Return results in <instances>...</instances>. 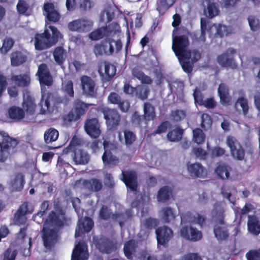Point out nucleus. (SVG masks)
<instances>
[{
    "instance_id": "obj_1",
    "label": "nucleus",
    "mask_w": 260,
    "mask_h": 260,
    "mask_svg": "<svg viewBox=\"0 0 260 260\" xmlns=\"http://www.w3.org/2000/svg\"><path fill=\"white\" fill-rule=\"evenodd\" d=\"M61 90L66 95L60 96L56 92H42L41 99L39 104L40 113H52L57 110L61 104L67 105L70 98L74 96V84L72 80L66 81L62 83Z\"/></svg>"
},
{
    "instance_id": "obj_2",
    "label": "nucleus",
    "mask_w": 260,
    "mask_h": 260,
    "mask_svg": "<svg viewBox=\"0 0 260 260\" xmlns=\"http://www.w3.org/2000/svg\"><path fill=\"white\" fill-rule=\"evenodd\" d=\"M66 225L62 219L57 218L54 213L51 214L49 218L46 219L42 231V239L45 247L50 248L54 246Z\"/></svg>"
},
{
    "instance_id": "obj_3",
    "label": "nucleus",
    "mask_w": 260,
    "mask_h": 260,
    "mask_svg": "<svg viewBox=\"0 0 260 260\" xmlns=\"http://www.w3.org/2000/svg\"><path fill=\"white\" fill-rule=\"evenodd\" d=\"M61 35L58 29L50 25L42 33H36L34 38L35 48L42 51L47 49L56 45Z\"/></svg>"
},
{
    "instance_id": "obj_4",
    "label": "nucleus",
    "mask_w": 260,
    "mask_h": 260,
    "mask_svg": "<svg viewBox=\"0 0 260 260\" xmlns=\"http://www.w3.org/2000/svg\"><path fill=\"white\" fill-rule=\"evenodd\" d=\"M70 153L76 165H85L89 161L90 155L82 148L81 141L76 136L73 137L69 145L63 150L64 154Z\"/></svg>"
},
{
    "instance_id": "obj_5",
    "label": "nucleus",
    "mask_w": 260,
    "mask_h": 260,
    "mask_svg": "<svg viewBox=\"0 0 260 260\" xmlns=\"http://www.w3.org/2000/svg\"><path fill=\"white\" fill-rule=\"evenodd\" d=\"M189 45V41L186 35L173 37L172 49L179 60L189 59L191 57V52L187 50Z\"/></svg>"
},
{
    "instance_id": "obj_6",
    "label": "nucleus",
    "mask_w": 260,
    "mask_h": 260,
    "mask_svg": "<svg viewBox=\"0 0 260 260\" xmlns=\"http://www.w3.org/2000/svg\"><path fill=\"white\" fill-rule=\"evenodd\" d=\"M93 105L86 103L79 99H76L74 101L72 110L64 116V122H71L78 120L86 114L89 107Z\"/></svg>"
},
{
    "instance_id": "obj_7",
    "label": "nucleus",
    "mask_w": 260,
    "mask_h": 260,
    "mask_svg": "<svg viewBox=\"0 0 260 260\" xmlns=\"http://www.w3.org/2000/svg\"><path fill=\"white\" fill-rule=\"evenodd\" d=\"M104 152L102 158L105 166H115L119 162L118 158L115 155L118 148L116 144L108 141L103 142Z\"/></svg>"
},
{
    "instance_id": "obj_8",
    "label": "nucleus",
    "mask_w": 260,
    "mask_h": 260,
    "mask_svg": "<svg viewBox=\"0 0 260 260\" xmlns=\"http://www.w3.org/2000/svg\"><path fill=\"white\" fill-rule=\"evenodd\" d=\"M101 112L103 114L106 123L111 131L117 129L121 120V115L115 109H110L107 107L101 108Z\"/></svg>"
},
{
    "instance_id": "obj_9",
    "label": "nucleus",
    "mask_w": 260,
    "mask_h": 260,
    "mask_svg": "<svg viewBox=\"0 0 260 260\" xmlns=\"http://www.w3.org/2000/svg\"><path fill=\"white\" fill-rule=\"evenodd\" d=\"M114 39L111 38H106L100 43L96 44L93 47V51L96 56H101L103 55H110L114 53L113 43Z\"/></svg>"
},
{
    "instance_id": "obj_10",
    "label": "nucleus",
    "mask_w": 260,
    "mask_h": 260,
    "mask_svg": "<svg viewBox=\"0 0 260 260\" xmlns=\"http://www.w3.org/2000/svg\"><path fill=\"white\" fill-rule=\"evenodd\" d=\"M236 52V51L234 48H228L225 52L217 56L218 63L222 67L230 68L232 69H237L238 66L233 56Z\"/></svg>"
},
{
    "instance_id": "obj_11",
    "label": "nucleus",
    "mask_w": 260,
    "mask_h": 260,
    "mask_svg": "<svg viewBox=\"0 0 260 260\" xmlns=\"http://www.w3.org/2000/svg\"><path fill=\"white\" fill-rule=\"evenodd\" d=\"M155 234L158 245L167 247L169 241L174 236L172 230L166 225L158 227L155 230Z\"/></svg>"
},
{
    "instance_id": "obj_12",
    "label": "nucleus",
    "mask_w": 260,
    "mask_h": 260,
    "mask_svg": "<svg viewBox=\"0 0 260 260\" xmlns=\"http://www.w3.org/2000/svg\"><path fill=\"white\" fill-rule=\"evenodd\" d=\"M226 144L230 147L231 155L234 158L239 160H242L244 158L245 150L235 137L228 136Z\"/></svg>"
},
{
    "instance_id": "obj_13",
    "label": "nucleus",
    "mask_w": 260,
    "mask_h": 260,
    "mask_svg": "<svg viewBox=\"0 0 260 260\" xmlns=\"http://www.w3.org/2000/svg\"><path fill=\"white\" fill-rule=\"evenodd\" d=\"M93 22L92 21L81 18L70 22L68 24V27L72 31L83 32L90 31Z\"/></svg>"
},
{
    "instance_id": "obj_14",
    "label": "nucleus",
    "mask_w": 260,
    "mask_h": 260,
    "mask_svg": "<svg viewBox=\"0 0 260 260\" xmlns=\"http://www.w3.org/2000/svg\"><path fill=\"white\" fill-rule=\"evenodd\" d=\"M84 127L87 134L92 138H98L101 134V125L97 118H87Z\"/></svg>"
},
{
    "instance_id": "obj_15",
    "label": "nucleus",
    "mask_w": 260,
    "mask_h": 260,
    "mask_svg": "<svg viewBox=\"0 0 260 260\" xmlns=\"http://www.w3.org/2000/svg\"><path fill=\"white\" fill-rule=\"evenodd\" d=\"M180 235L183 238L193 242L198 241L203 237L201 231L188 225H184L180 229Z\"/></svg>"
},
{
    "instance_id": "obj_16",
    "label": "nucleus",
    "mask_w": 260,
    "mask_h": 260,
    "mask_svg": "<svg viewBox=\"0 0 260 260\" xmlns=\"http://www.w3.org/2000/svg\"><path fill=\"white\" fill-rule=\"evenodd\" d=\"M36 75L41 85L50 86L53 84V78L46 64L42 63L39 66Z\"/></svg>"
},
{
    "instance_id": "obj_17",
    "label": "nucleus",
    "mask_w": 260,
    "mask_h": 260,
    "mask_svg": "<svg viewBox=\"0 0 260 260\" xmlns=\"http://www.w3.org/2000/svg\"><path fill=\"white\" fill-rule=\"evenodd\" d=\"M116 67L107 60H102L99 62L98 72L101 76H104L106 80H111L116 74Z\"/></svg>"
},
{
    "instance_id": "obj_18",
    "label": "nucleus",
    "mask_w": 260,
    "mask_h": 260,
    "mask_svg": "<svg viewBox=\"0 0 260 260\" xmlns=\"http://www.w3.org/2000/svg\"><path fill=\"white\" fill-rule=\"evenodd\" d=\"M122 175V180L126 186L132 191H136L138 188L137 173L134 171H123Z\"/></svg>"
},
{
    "instance_id": "obj_19",
    "label": "nucleus",
    "mask_w": 260,
    "mask_h": 260,
    "mask_svg": "<svg viewBox=\"0 0 260 260\" xmlns=\"http://www.w3.org/2000/svg\"><path fill=\"white\" fill-rule=\"evenodd\" d=\"M43 14L50 22H57L60 18V15L55 9L54 5L52 3H45L43 8Z\"/></svg>"
},
{
    "instance_id": "obj_20",
    "label": "nucleus",
    "mask_w": 260,
    "mask_h": 260,
    "mask_svg": "<svg viewBox=\"0 0 260 260\" xmlns=\"http://www.w3.org/2000/svg\"><path fill=\"white\" fill-rule=\"evenodd\" d=\"M31 213L32 211L29 210L28 203L27 202H23L19 206L14 215L13 221L14 223L18 225L24 224L26 219L25 215Z\"/></svg>"
},
{
    "instance_id": "obj_21",
    "label": "nucleus",
    "mask_w": 260,
    "mask_h": 260,
    "mask_svg": "<svg viewBox=\"0 0 260 260\" xmlns=\"http://www.w3.org/2000/svg\"><path fill=\"white\" fill-rule=\"evenodd\" d=\"M81 83L83 93L90 96L96 94L95 83L91 77L83 75L81 78Z\"/></svg>"
},
{
    "instance_id": "obj_22",
    "label": "nucleus",
    "mask_w": 260,
    "mask_h": 260,
    "mask_svg": "<svg viewBox=\"0 0 260 260\" xmlns=\"http://www.w3.org/2000/svg\"><path fill=\"white\" fill-rule=\"evenodd\" d=\"M96 246L103 253L110 254L117 249L115 243L107 238H100L96 243Z\"/></svg>"
},
{
    "instance_id": "obj_23",
    "label": "nucleus",
    "mask_w": 260,
    "mask_h": 260,
    "mask_svg": "<svg viewBox=\"0 0 260 260\" xmlns=\"http://www.w3.org/2000/svg\"><path fill=\"white\" fill-rule=\"evenodd\" d=\"M19 141L10 137L8 134L4 132H0V148L2 151H8L11 148H15Z\"/></svg>"
},
{
    "instance_id": "obj_24",
    "label": "nucleus",
    "mask_w": 260,
    "mask_h": 260,
    "mask_svg": "<svg viewBox=\"0 0 260 260\" xmlns=\"http://www.w3.org/2000/svg\"><path fill=\"white\" fill-rule=\"evenodd\" d=\"M211 219L215 224L221 225L225 224L224 221V210L223 207L219 204L214 205L211 211Z\"/></svg>"
},
{
    "instance_id": "obj_25",
    "label": "nucleus",
    "mask_w": 260,
    "mask_h": 260,
    "mask_svg": "<svg viewBox=\"0 0 260 260\" xmlns=\"http://www.w3.org/2000/svg\"><path fill=\"white\" fill-rule=\"evenodd\" d=\"M82 186L84 189L89 192H98L102 190L103 185L101 179L93 178L90 179L83 180Z\"/></svg>"
},
{
    "instance_id": "obj_26",
    "label": "nucleus",
    "mask_w": 260,
    "mask_h": 260,
    "mask_svg": "<svg viewBox=\"0 0 260 260\" xmlns=\"http://www.w3.org/2000/svg\"><path fill=\"white\" fill-rule=\"evenodd\" d=\"M93 221L88 217H85L83 220H79L78 229H76L75 237H78L81 234L89 232L93 227Z\"/></svg>"
},
{
    "instance_id": "obj_27",
    "label": "nucleus",
    "mask_w": 260,
    "mask_h": 260,
    "mask_svg": "<svg viewBox=\"0 0 260 260\" xmlns=\"http://www.w3.org/2000/svg\"><path fill=\"white\" fill-rule=\"evenodd\" d=\"M138 242L134 239L126 241L124 245L123 252L125 256L128 259L132 260L136 256Z\"/></svg>"
},
{
    "instance_id": "obj_28",
    "label": "nucleus",
    "mask_w": 260,
    "mask_h": 260,
    "mask_svg": "<svg viewBox=\"0 0 260 260\" xmlns=\"http://www.w3.org/2000/svg\"><path fill=\"white\" fill-rule=\"evenodd\" d=\"M218 94L220 98V102L222 105H230L232 97L230 94L229 87L225 83H220L218 88Z\"/></svg>"
},
{
    "instance_id": "obj_29",
    "label": "nucleus",
    "mask_w": 260,
    "mask_h": 260,
    "mask_svg": "<svg viewBox=\"0 0 260 260\" xmlns=\"http://www.w3.org/2000/svg\"><path fill=\"white\" fill-rule=\"evenodd\" d=\"M187 171L190 176L195 178H202L206 175L204 167L200 163L195 162L187 165Z\"/></svg>"
},
{
    "instance_id": "obj_30",
    "label": "nucleus",
    "mask_w": 260,
    "mask_h": 260,
    "mask_svg": "<svg viewBox=\"0 0 260 260\" xmlns=\"http://www.w3.org/2000/svg\"><path fill=\"white\" fill-rule=\"evenodd\" d=\"M213 232L215 237L219 241L226 240L229 238V231L225 224L223 225L215 224L213 228Z\"/></svg>"
},
{
    "instance_id": "obj_31",
    "label": "nucleus",
    "mask_w": 260,
    "mask_h": 260,
    "mask_svg": "<svg viewBox=\"0 0 260 260\" xmlns=\"http://www.w3.org/2000/svg\"><path fill=\"white\" fill-rule=\"evenodd\" d=\"M247 228L248 232L253 235L257 236L260 234V222L255 216H248Z\"/></svg>"
},
{
    "instance_id": "obj_32",
    "label": "nucleus",
    "mask_w": 260,
    "mask_h": 260,
    "mask_svg": "<svg viewBox=\"0 0 260 260\" xmlns=\"http://www.w3.org/2000/svg\"><path fill=\"white\" fill-rule=\"evenodd\" d=\"M11 63L13 67H18L23 64L27 59L25 53L16 51L11 54Z\"/></svg>"
},
{
    "instance_id": "obj_33",
    "label": "nucleus",
    "mask_w": 260,
    "mask_h": 260,
    "mask_svg": "<svg viewBox=\"0 0 260 260\" xmlns=\"http://www.w3.org/2000/svg\"><path fill=\"white\" fill-rule=\"evenodd\" d=\"M55 62L60 67H63L66 59L67 51L62 46L55 47L52 52Z\"/></svg>"
},
{
    "instance_id": "obj_34",
    "label": "nucleus",
    "mask_w": 260,
    "mask_h": 260,
    "mask_svg": "<svg viewBox=\"0 0 260 260\" xmlns=\"http://www.w3.org/2000/svg\"><path fill=\"white\" fill-rule=\"evenodd\" d=\"M11 79L19 87H27L30 83V78L27 74L13 75Z\"/></svg>"
},
{
    "instance_id": "obj_35",
    "label": "nucleus",
    "mask_w": 260,
    "mask_h": 260,
    "mask_svg": "<svg viewBox=\"0 0 260 260\" xmlns=\"http://www.w3.org/2000/svg\"><path fill=\"white\" fill-rule=\"evenodd\" d=\"M22 107L26 114L30 115H34L37 108L34 98L30 95H27L23 100Z\"/></svg>"
},
{
    "instance_id": "obj_36",
    "label": "nucleus",
    "mask_w": 260,
    "mask_h": 260,
    "mask_svg": "<svg viewBox=\"0 0 260 260\" xmlns=\"http://www.w3.org/2000/svg\"><path fill=\"white\" fill-rule=\"evenodd\" d=\"M160 213V218L164 223H170L175 220L176 213L173 208L169 207H164Z\"/></svg>"
},
{
    "instance_id": "obj_37",
    "label": "nucleus",
    "mask_w": 260,
    "mask_h": 260,
    "mask_svg": "<svg viewBox=\"0 0 260 260\" xmlns=\"http://www.w3.org/2000/svg\"><path fill=\"white\" fill-rule=\"evenodd\" d=\"M132 214L130 210H126L123 212H117L113 213L112 215V219L114 221L118 222L121 228H122L126 221L132 218Z\"/></svg>"
},
{
    "instance_id": "obj_38",
    "label": "nucleus",
    "mask_w": 260,
    "mask_h": 260,
    "mask_svg": "<svg viewBox=\"0 0 260 260\" xmlns=\"http://www.w3.org/2000/svg\"><path fill=\"white\" fill-rule=\"evenodd\" d=\"M9 117L14 121H20L25 116V112L22 108L13 106L8 111Z\"/></svg>"
},
{
    "instance_id": "obj_39",
    "label": "nucleus",
    "mask_w": 260,
    "mask_h": 260,
    "mask_svg": "<svg viewBox=\"0 0 260 260\" xmlns=\"http://www.w3.org/2000/svg\"><path fill=\"white\" fill-rule=\"evenodd\" d=\"M143 118L147 121L153 120L156 117L155 107L149 102H145L143 105Z\"/></svg>"
},
{
    "instance_id": "obj_40",
    "label": "nucleus",
    "mask_w": 260,
    "mask_h": 260,
    "mask_svg": "<svg viewBox=\"0 0 260 260\" xmlns=\"http://www.w3.org/2000/svg\"><path fill=\"white\" fill-rule=\"evenodd\" d=\"M232 170L230 166L225 164H219L215 169L216 175L221 179H228L230 178V172Z\"/></svg>"
},
{
    "instance_id": "obj_41",
    "label": "nucleus",
    "mask_w": 260,
    "mask_h": 260,
    "mask_svg": "<svg viewBox=\"0 0 260 260\" xmlns=\"http://www.w3.org/2000/svg\"><path fill=\"white\" fill-rule=\"evenodd\" d=\"M132 74L134 77L140 80L142 84H151L153 82L152 79L145 75L139 68H134L132 71Z\"/></svg>"
},
{
    "instance_id": "obj_42",
    "label": "nucleus",
    "mask_w": 260,
    "mask_h": 260,
    "mask_svg": "<svg viewBox=\"0 0 260 260\" xmlns=\"http://www.w3.org/2000/svg\"><path fill=\"white\" fill-rule=\"evenodd\" d=\"M183 134V130L180 127L177 126L168 133L167 137L170 142H176L181 140Z\"/></svg>"
},
{
    "instance_id": "obj_43",
    "label": "nucleus",
    "mask_w": 260,
    "mask_h": 260,
    "mask_svg": "<svg viewBox=\"0 0 260 260\" xmlns=\"http://www.w3.org/2000/svg\"><path fill=\"white\" fill-rule=\"evenodd\" d=\"M87 258L83 246L80 244L76 245L73 251L71 260H86Z\"/></svg>"
},
{
    "instance_id": "obj_44",
    "label": "nucleus",
    "mask_w": 260,
    "mask_h": 260,
    "mask_svg": "<svg viewBox=\"0 0 260 260\" xmlns=\"http://www.w3.org/2000/svg\"><path fill=\"white\" fill-rule=\"evenodd\" d=\"M24 184V176L21 173H18L12 181L11 186L16 190L20 191L23 188Z\"/></svg>"
},
{
    "instance_id": "obj_45",
    "label": "nucleus",
    "mask_w": 260,
    "mask_h": 260,
    "mask_svg": "<svg viewBox=\"0 0 260 260\" xmlns=\"http://www.w3.org/2000/svg\"><path fill=\"white\" fill-rule=\"evenodd\" d=\"M54 209L55 211H52L49 213L47 218H49L50 215L54 213L57 218L62 219L63 223L67 224V217L66 215V212L59 202L54 204Z\"/></svg>"
},
{
    "instance_id": "obj_46",
    "label": "nucleus",
    "mask_w": 260,
    "mask_h": 260,
    "mask_svg": "<svg viewBox=\"0 0 260 260\" xmlns=\"http://www.w3.org/2000/svg\"><path fill=\"white\" fill-rule=\"evenodd\" d=\"M175 0H158L156 10L159 14H164L173 4Z\"/></svg>"
},
{
    "instance_id": "obj_47",
    "label": "nucleus",
    "mask_w": 260,
    "mask_h": 260,
    "mask_svg": "<svg viewBox=\"0 0 260 260\" xmlns=\"http://www.w3.org/2000/svg\"><path fill=\"white\" fill-rule=\"evenodd\" d=\"M172 195V190L167 186L161 187L158 191L157 199L158 201L162 202H165L170 199Z\"/></svg>"
},
{
    "instance_id": "obj_48",
    "label": "nucleus",
    "mask_w": 260,
    "mask_h": 260,
    "mask_svg": "<svg viewBox=\"0 0 260 260\" xmlns=\"http://www.w3.org/2000/svg\"><path fill=\"white\" fill-rule=\"evenodd\" d=\"M59 136L58 132L54 128H50L44 133V141L46 143L48 144L55 141Z\"/></svg>"
},
{
    "instance_id": "obj_49",
    "label": "nucleus",
    "mask_w": 260,
    "mask_h": 260,
    "mask_svg": "<svg viewBox=\"0 0 260 260\" xmlns=\"http://www.w3.org/2000/svg\"><path fill=\"white\" fill-rule=\"evenodd\" d=\"M159 223V221L158 219L150 217L143 221L142 225L147 230H151L157 227Z\"/></svg>"
},
{
    "instance_id": "obj_50",
    "label": "nucleus",
    "mask_w": 260,
    "mask_h": 260,
    "mask_svg": "<svg viewBox=\"0 0 260 260\" xmlns=\"http://www.w3.org/2000/svg\"><path fill=\"white\" fill-rule=\"evenodd\" d=\"M206 139V136L203 131L200 128H196L193 130V140L198 144H203Z\"/></svg>"
},
{
    "instance_id": "obj_51",
    "label": "nucleus",
    "mask_w": 260,
    "mask_h": 260,
    "mask_svg": "<svg viewBox=\"0 0 260 260\" xmlns=\"http://www.w3.org/2000/svg\"><path fill=\"white\" fill-rule=\"evenodd\" d=\"M207 10L208 15V16L210 18H212L217 16L220 13L218 5L215 3L209 2L208 4Z\"/></svg>"
},
{
    "instance_id": "obj_52",
    "label": "nucleus",
    "mask_w": 260,
    "mask_h": 260,
    "mask_svg": "<svg viewBox=\"0 0 260 260\" xmlns=\"http://www.w3.org/2000/svg\"><path fill=\"white\" fill-rule=\"evenodd\" d=\"M106 31V37L115 35L120 30V26L117 23L112 22L108 26L104 27Z\"/></svg>"
},
{
    "instance_id": "obj_53",
    "label": "nucleus",
    "mask_w": 260,
    "mask_h": 260,
    "mask_svg": "<svg viewBox=\"0 0 260 260\" xmlns=\"http://www.w3.org/2000/svg\"><path fill=\"white\" fill-rule=\"evenodd\" d=\"M213 120L211 117L207 113H203L201 116V127L205 130L210 128L212 124Z\"/></svg>"
},
{
    "instance_id": "obj_54",
    "label": "nucleus",
    "mask_w": 260,
    "mask_h": 260,
    "mask_svg": "<svg viewBox=\"0 0 260 260\" xmlns=\"http://www.w3.org/2000/svg\"><path fill=\"white\" fill-rule=\"evenodd\" d=\"M237 104H239L242 108L243 114L244 116L247 115L249 111L247 99L243 96L239 97L235 103V106H236Z\"/></svg>"
},
{
    "instance_id": "obj_55",
    "label": "nucleus",
    "mask_w": 260,
    "mask_h": 260,
    "mask_svg": "<svg viewBox=\"0 0 260 260\" xmlns=\"http://www.w3.org/2000/svg\"><path fill=\"white\" fill-rule=\"evenodd\" d=\"M171 126L170 122L167 120L162 121L157 128L153 132V135L161 134L167 132L168 129Z\"/></svg>"
},
{
    "instance_id": "obj_56",
    "label": "nucleus",
    "mask_w": 260,
    "mask_h": 260,
    "mask_svg": "<svg viewBox=\"0 0 260 260\" xmlns=\"http://www.w3.org/2000/svg\"><path fill=\"white\" fill-rule=\"evenodd\" d=\"M106 36L104 27L98 28L89 34V38L92 40H98Z\"/></svg>"
},
{
    "instance_id": "obj_57",
    "label": "nucleus",
    "mask_w": 260,
    "mask_h": 260,
    "mask_svg": "<svg viewBox=\"0 0 260 260\" xmlns=\"http://www.w3.org/2000/svg\"><path fill=\"white\" fill-rule=\"evenodd\" d=\"M247 260H260V247L250 249L245 254Z\"/></svg>"
},
{
    "instance_id": "obj_58",
    "label": "nucleus",
    "mask_w": 260,
    "mask_h": 260,
    "mask_svg": "<svg viewBox=\"0 0 260 260\" xmlns=\"http://www.w3.org/2000/svg\"><path fill=\"white\" fill-rule=\"evenodd\" d=\"M113 214L107 206L103 205L99 212V217L102 219L107 220L110 218H112Z\"/></svg>"
},
{
    "instance_id": "obj_59",
    "label": "nucleus",
    "mask_w": 260,
    "mask_h": 260,
    "mask_svg": "<svg viewBox=\"0 0 260 260\" xmlns=\"http://www.w3.org/2000/svg\"><path fill=\"white\" fill-rule=\"evenodd\" d=\"M195 213L196 212H187L182 213L181 215V223H194L195 221Z\"/></svg>"
},
{
    "instance_id": "obj_60",
    "label": "nucleus",
    "mask_w": 260,
    "mask_h": 260,
    "mask_svg": "<svg viewBox=\"0 0 260 260\" xmlns=\"http://www.w3.org/2000/svg\"><path fill=\"white\" fill-rule=\"evenodd\" d=\"M124 137L125 144L126 146H130L136 141V136L132 131L129 130H124Z\"/></svg>"
},
{
    "instance_id": "obj_61",
    "label": "nucleus",
    "mask_w": 260,
    "mask_h": 260,
    "mask_svg": "<svg viewBox=\"0 0 260 260\" xmlns=\"http://www.w3.org/2000/svg\"><path fill=\"white\" fill-rule=\"evenodd\" d=\"M14 41L10 38H8L4 40L3 46L1 48V51L3 53H6L8 52L13 46Z\"/></svg>"
},
{
    "instance_id": "obj_62",
    "label": "nucleus",
    "mask_w": 260,
    "mask_h": 260,
    "mask_svg": "<svg viewBox=\"0 0 260 260\" xmlns=\"http://www.w3.org/2000/svg\"><path fill=\"white\" fill-rule=\"evenodd\" d=\"M149 93V89L148 88L140 87L138 88H137L135 94L141 100H145L147 99Z\"/></svg>"
},
{
    "instance_id": "obj_63",
    "label": "nucleus",
    "mask_w": 260,
    "mask_h": 260,
    "mask_svg": "<svg viewBox=\"0 0 260 260\" xmlns=\"http://www.w3.org/2000/svg\"><path fill=\"white\" fill-rule=\"evenodd\" d=\"M171 115L173 119L176 121H180L183 119L186 116L184 111L178 109L172 111Z\"/></svg>"
},
{
    "instance_id": "obj_64",
    "label": "nucleus",
    "mask_w": 260,
    "mask_h": 260,
    "mask_svg": "<svg viewBox=\"0 0 260 260\" xmlns=\"http://www.w3.org/2000/svg\"><path fill=\"white\" fill-rule=\"evenodd\" d=\"M121 100L120 96L115 92H110L108 96L109 103L114 105H117Z\"/></svg>"
}]
</instances>
